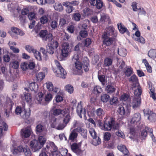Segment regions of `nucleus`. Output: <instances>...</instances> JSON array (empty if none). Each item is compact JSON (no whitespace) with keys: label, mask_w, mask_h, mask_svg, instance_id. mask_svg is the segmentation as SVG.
Instances as JSON below:
<instances>
[{"label":"nucleus","mask_w":156,"mask_h":156,"mask_svg":"<svg viewBox=\"0 0 156 156\" xmlns=\"http://www.w3.org/2000/svg\"><path fill=\"white\" fill-rule=\"evenodd\" d=\"M30 110L27 111L25 109L22 108L20 107H17L15 110L16 114L17 115H20L21 117L24 119H27L30 115Z\"/></svg>","instance_id":"obj_2"},{"label":"nucleus","mask_w":156,"mask_h":156,"mask_svg":"<svg viewBox=\"0 0 156 156\" xmlns=\"http://www.w3.org/2000/svg\"><path fill=\"white\" fill-rule=\"evenodd\" d=\"M30 145L34 152L38 151L42 147L39 144L38 141L36 140H32L30 142Z\"/></svg>","instance_id":"obj_13"},{"label":"nucleus","mask_w":156,"mask_h":156,"mask_svg":"<svg viewBox=\"0 0 156 156\" xmlns=\"http://www.w3.org/2000/svg\"><path fill=\"white\" fill-rule=\"evenodd\" d=\"M102 37L104 38L103 43L106 45H111L114 40V38L107 36L106 35H103Z\"/></svg>","instance_id":"obj_17"},{"label":"nucleus","mask_w":156,"mask_h":156,"mask_svg":"<svg viewBox=\"0 0 156 156\" xmlns=\"http://www.w3.org/2000/svg\"><path fill=\"white\" fill-rule=\"evenodd\" d=\"M129 80L130 82L133 83L132 88L133 90L134 88L138 87L139 86V84L138 83V80L135 75H133L131 76L129 79Z\"/></svg>","instance_id":"obj_11"},{"label":"nucleus","mask_w":156,"mask_h":156,"mask_svg":"<svg viewBox=\"0 0 156 156\" xmlns=\"http://www.w3.org/2000/svg\"><path fill=\"white\" fill-rule=\"evenodd\" d=\"M110 96L107 94H102L101 96V100L103 102L106 103L109 100Z\"/></svg>","instance_id":"obj_34"},{"label":"nucleus","mask_w":156,"mask_h":156,"mask_svg":"<svg viewBox=\"0 0 156 156\" xmlns=\"http://www.w3.org/2000/svg\"><path fill=\"white\" fill-rule=\"evenodd\" d=\"M46 86L48 90L52 91L53 88V84L51 82H48L45 83Z\"/></svg>","instance_id":"obj_42"},{"label":"nucleus","mask_w":156,"mask_h":156,"mask_svg":"<svg viewBox=\"0 0 156 156\" xmlns=\"http://www.w3.org/2000/svg\"><path fill=\"white\" fill-rule=\"evenodd\" d=\"M44 77L45 74L42 72H40L36 75L37 80L39 81L42 80Z\"/></svg>","instance_id":"obj_40"},{"label":"nucleus","mask_w":156,"mask_h":156,"mask_svg":"<svg viewBox=\"0 0 156 156\" xmlns=\"http://www.w3.org/2000/svg\"><path fill=\"white\" fill-rule=\"evenodd\" d=\"M48 21V18L45 16H44L40 18V22L42 24L46 23Z\"/></svg>","instance_id":"obj_55"},{"label":"nucleus","mask_w":156,"mask_h":156,"mask_svg":"<svg viewBox=\"0 0 156 156\" xmlns=\"http://www.w3.org/2000/svg\"><path fill=\"white\" fill-rule=\"evenodd\" d=\"M113 59V57L106 58L104 60L105 65L106 66H109L112 64Z\"/></svg>","instance_id":"obj_32"},{"label":"nucleus","mask_w":156,"mask_h":156,"mask_svg":"<svg viewBox=\"0 0 156 156\" xmlns=\"http://www.w3.org/2000/svg\"><path fill=\"white\" fill-rule=\"evenodd\" d=\"M118 66H119V68L121 69H122L125 67V63L122 60L119 61Z\"/></svg>","instance_id":"obj_64"},{"label":"nucleus","mask_w":156,"mask_h":156,"mask_svg":"<svg viewBox=\"0 0 156 156\" xmlns=\"http://www.w3.org/2000/svg\"><path fill=\"white\" fill-rule=\"evenodd\" d=\"M69 44L67 43H64L62 45L61 55L64 57H67L69 54Z\"/></svg>","instance_id":"obj_12"},{"label":"nucleus","mask_w":156,"mask_h":156,"mask_svg":"<svg viewBox=\"0 0 156 156\" xmlns=\"http://www.w3.org/2000/svg\"><path fill=\"white\" fill-rule=\"evenodd\" d=\"M36 13L34 12H30L28 16L30 20H32L35 19V17Z\"/></svg>","instance_id":"obj_59"},{"label":"nucleus","mask_w":156,"mask_h":156,"mask_svg":"<svg viewBox=\"0 0 156 156\" xmlns=\"http://www.w3.org/2000/svg\"><path fill=\"white\" fill-rule=\"evenodd\" d=\"M152 129L148 127H145L144 129L143 130L141 134V136L144 139V138L146 137L147 133H149L150 135L151 136L153 140L155 142V140H153V137H154V136L152 133Z\"/></svg>","instance_id":"obj_9"},{"label":"nucleus","mask_w":156,"mask_h":156,"mask_svg":"<svg viewBox=\"0 0 156 156\" xmlns=\"http://www.w3.org/2000/svg\"><path fill=\"white\" fill-rule=\"evenodd\" d=\"M80 35L81 37L84 38L87 36V32L85 30H81L80 32Z\"/></svg>","instance_id":"obj_61"},{"label":"nucleus","mask_w":156,"mask_h":156,"mask_svg":"<svg viewBox=\"0 0 156 156\" xmlns=\"http://www.w3.org/2000/svg\"><path fill=\"white\" fill-rule=\"evenodd\" d=\"M58 45V43L55 41L48 44L47 47V51L50 54H53Z\"/></svg>","instance_id":"obj_3"},{"label":"nucleus","mask_w":156,"mask_h":156,"mask_svg":"<svg viewBox=\"0 0 156 156\" xmlns=\"http://www.w3.org/2000/svg\"><path fill=\"white\" fill-rule=\"evenodd\" d=\"M94 91L95 93H100L101 91V88L99 86H96L94 87Z\"/></svg>","instance_id":"obj_62"},{"label":"nucleus","mask_w":156,"mask_h":156,"mask_svg":"<svg viewBox=\"0 0 156 156\" xmlns=\"http://www.w3.org/2000/svg\"><path fill=\"white\" fill-rule=\"evenodd\" d=\"M136 87H137V88L134 90V94L135 95L134 97H140V96L142 93L141 88L140 86Z\"/></svg>","instance_id":"obj_35"},{"label":"nucleus","mask_w":156,"mask_h":156,"mask_svg":"<svg viewBox=\"0 0 156 156\" xmlns=\"http://www.w3.org/2000/svg\"><path fill=\"white\" fill-rule=\"evenodd\" d=\"M34 53V56L36 59L39 60H41V53L40 52L37 51L35 50V51Z\"/></svg>","instance_id":"obj_54"},{"label":"nucleus","mask_w":156,"mask_h":156,"mask_svg":"<svg viewBox=\"0 0 156 156\" xmlns=\"http://www.w3.org/2000/svg\"><path fill=\"white\" fill-rule=\"evenodd\" d=\"M73 126L74 128L80 127H83V123L81 122L78 121H76L73 124Z\"/></svg>","instance_id":"obj_53"},{"label":"nucleus","mask_w":156,"mask_h":156,"mask_svg":"<svg viewBox=\"0 0 156 156\" xmlns=\"http://www.w3.org/2000/svg\"><path fill=\"white\" fill-rule=\"evenodd\" d=\"M46 140L44 136H40L38 138V142L40 146L42 147L46 143Z\"/></svg>","instance_id":"obj_37"},{"label":"nucleus","mask_w":156,"mask_h":156,"mask_svg":"<svg viewBox=\"0 0 156 156\" xmlns=\"http://www.w3.org/2000/svg\"><path fill=\"white\" fill-rule=\"evenodd\" d=\"M26 49L30 53H34L35 51V49L33 47L30 45H27L25 46Z\"/></svg>","instance_id":"obj_46"},{"label":"nucleus","mask_w":156,"mask_h":156,"mask_svg":"<svg viewBox=\"0 0 156 156\" xmlns=\"http://www.w3.org/2000/svg\"><path fill=\"white\" fill-rule=\"evenodd\" d=\"M54 7L55 10L58 11H61L63 10V7L61 3H55Z\"/></svg>","instance_id":"obj_39"},{"label":"nucleus","mask_w":156,"mask_h":156,"mask_svg":"<svg viewBox=\"0 0 156 156\" xmlns=\"http://www.w3.org/2000/svg\"><path fill=\"white\" fill-rule=\"evenodd\" d=\"M12 67L15 69H17L19 66V63L18 61H15L11 63Z\"/></svg>","instance_id":"obj_57"},{"label":"nucleus","mask_w":156,"mask_h":156,"mask_svg":"<svg viewBox=\"0 0 156 156\" xmlns=\"http://www.w3.org/2000/svg\"><path fill=\"white\" fill-rule=\"evenodd\" d=\"M148 55L152 58L154 59L156 58V50H150L148 52Z\"/></svg>","instance_id":"obj_36"},{"label":"nucleus","mask_w":156,"mask_h":156,"mask_svg":"<svg viewBox=\"0 0 156 156\" xmlns=\"http://www.w3.org/2000/svg\"><path fill=\"white\" fill-rule=\"evenodd\" d=\"M39 35L43 40L48 42L51 41L53 39L52 34L50 33L48 34L47 30H41L40 32Z\"/></svg>","instance_id":"obj_4"},{"label":"nucleus","mask_w":156,"mask_h":156,"mask_svg":"<svg viewBox=\"0 0 156 156\" xmlns=\"http://www.w3.org/2000/svg\"><path fill=\"white\" fill-rule=\"evenodd\" d=\"M117 148L119 150L123 153L125 155L124 156L129 155V151L125 145L122 144L119 145L117 146Z\"/></svg>","instance_id":"obj_21"},{"label":"nucleus","mask_w":156,"mask_h":156,"mask_svg":"<svg viewBox=\"0 0 156 156\" xmlns=\"http://www.w3.org/2000/svg\"><path fill=\"white\" fill-rule=\"evenodd\" d=\"M30 88L32 91H33L36 93L38 90V85L35 82L32 83L30 84Z\"/></svg>","instance_id":"obj_30"},{"label":"nucleus","mask_w":156,"mask_h":156,"mask_svg":"<svg viewBox=\"0 0 156 156\" xmlns=\"http://www.w3.org/2000/svg\"><path fill=\"white\" fill-rule=\"evenodd\" d=\"M81 17V14L79 12H76L73 14V19L76 21H79L80 20Z\"/></svg>","instance_id":"obj_43"},{"label":"nucleus","mask_w":156,"mask_h":156,"mask_svg":"<svg viewBox=\"0 0 156 156\" xmlns=\"http://www.w3.org/2000/svg\"><path fill=\"white\" fill-rule=\"evenodd\" d=\"M118 53L121 56H125L126 55L127 53L126 50L124 48L118 50Z\"/></svg>","instance_id":"obj_44"},{"label":"nucleus","mask_w":156,"mask_h":156,"mask_svg":"<svg viewBox=\"0 0 156 156\" xmlns=\"http://www.w3.org/2000/svg\"><path fill=\"white\" fill-rule=\"evenodd\" d=\"M111 134L108 132H106L104 134V138L105 141H108L109 140L111 137Z\"/></svg>","instance_id":"obj_60"},{"label":"nucleus","mask_w":156,"mask_h":156,"mask_svg":"<svg viewBox=\"0 0 156 156\" xmlns=\"http://www.w3.org/2000/svg\"><path fill=\"white\" fill-rule=\"evenodd\" d=\"M118 111L119 113L122 116L124 115H129V113L125 105L120 106Z\"/></svg>","instance_id":"obj_15"},{"label":"nucleus","mask_w":156,"mask_h":156,"mask_svg":"<svg viewBox=\"0 0 156 156\" xmlns=\"http://www.w3.org/2000/svg\"><path fill=\"white\" fill-rule=\"evenodd\" d=\"M83 64L80 61H76L75 62V66L76 69L78 70H81Z\"/></svg>","instance_id":"obj_45"},{"label":"nucleus","mask_w":156,"mask_h":156,"mask_svg":"<svg viewBox=\"0 0 156 156\" xmlns=\"http://www.w3.org/2000/svg\"><path fill=\"white\" fill-rule=\"evenodd\" d=\"M96 113L98 117L101 119L104 115L105 112L103 109L101 108L97 109L96 111Z\"/></svg>","instance_id":"obj_28"},{"label":"nucleus","mask_w":156,"mask_h":156,"mask_svg":"<svg viewBox=\"0 0 156 156\" xmlns=\"http://www.w3.org/2000/svg\"><path fill=\"white\" fill-rule=\"evenodd\" d=\"M116 135L118 137H121L123 139L125 138V135L121 131L119 130L115 133Z\"/></svg>","instance_id":"obj_58"},{"label":"nucleus","mask_w":156,"mask_h":156,"mask_svg":"<svg viewBox=\"0 0 156 156\" xmlns=\"http://www.w3.org/2000/svg\"><path fill=\"white\" fill-rule=\"evenodd\" d=\"M31 133V128L28 126L21 130V134L23 137L27 138L30 136Z\"/></svg>","instance_id":"obj_14"},{"label":"nucleus","mask_w":156,"mask_h":156,"mask_svg":"<svg viewBox=\"0 0 156 156\" xmlns=\"http://www.w3.org/2000/svg\"><path fill=\"white\" fill-rule=\"evenodd\" d=\"M114 29L112 27H109L106 30V32L104 33L103 35H106L107 36L112 35L113 34Z\"/></svg>","instance_id":"obj_27"},{"label":"nucleus","mask_w":156,"mask_h":156,"mask_svg":"<svg viewBox=\"0 0 156 156\" xmlns=\"http://www.w3.org/2000/svg\"><path fill=\"white\" fill-rule=\"evenodd\" d=\"M72 151L78 155H80L82 153V151L80 149L79 145L76 143H73L71 146Z\"/></svg>","instance_id":"obj_19"},{"label":"nucleus","mask_w":156,"mask_h":156,"mask_svg":"<svg viewBox=\"0 0 156 156\" xmlns=\"http://www.w3.org/2000/svg\"><path fill=\"white\" fill-rule=\"evenodd\" d=\"M133 71L129 68H127L126 71L125 72V75L127 76H130L132 73Z\"/></svg>","instance_id":"obj_63"},{"label":"nucleus","mask_w":156,"mask_h":156,"mask_svg":"<svg viewBox=\"0 0 156 156\" xmlns=\"http://www.w3.org/2000/svg\"><path fill=\"white\" fill-rule=\"evenodd\" d=\"M115 122L113 118L111 119L110 121L105 122L104 125V129L105 131L110 130L112 127L114 128Z\"/></svg>","instance_id":"obj_10"},{"label":"nucleus","mask_w":156,"mask_h":156,"mask_svg":"<svg viewBox=\"0 0 156 156\" xmlns=\"http://www.w3.org/2000/svg\"><path fill=\"white\" fill-rule=\"evenodd\" d=\"M103 3L100 0H97L96 2V3H95V5L96 8L98 9H100L103 6Z\"/></svg>","instance_id":"obj_52"},{"label":"nucleus","mask_w":156,"mask_h":156,"mask_svg":"<svg viewBox=\"0 0 156 156\" xmlns=\"http://www.w3.org/2000/svg\"><path fill=\"white\" fill-rule=\"evenodd\" d=\"M141 103V98L140 97H134L132 101L130 104V106H132L134 109H135L140 106Z\"/></svg>","instance_id":"obj_7"},{"label":"nucleus","mask_w":156,"mask_h":156,"mask_svg":"<svg viewBox=\"0 0 156 156\" xmlns=\"http://www.w3.org/2000/svg\"><path fill=\"white\" fill-rule=\"evenodd\" d=\"M12 152L14 155L18 154L21 153H24L26 156H30L31 155L30 150L27 146L24 147L20 146L17 148H14Z\"/></svg>","instance_id":"obj_1"},{"label":"nucleus","mask_w":156,"mask_h":156,"mask_svg":"<svg viewBox=\"0 0 156 156\" xmlns=\"http://www.w3.org/2000/svg\"><path fill=\"white\" fill-rule=\"evenodd\" d=\"M78 132L80 133V134L85 139H87V131L82 127H77Z\"/></svg>","instance_id":"obj_25"},{"label":"nucleus","mask_w":156,"mask_h":156,"mask_svg":"<svg viewBox=\"0 0 156 156\" xmlns=\"http://www.w3.org/2000/svg\"><path fill=\"white\" fill-rule=\"evenodd\" d=\"M54 72L57 76L65 79L67 73L66 71L63 68L54 69Z\"/></svg>","instance_id":"obj_6"},{"label":"nucleus","mask_w":156,"mask_h":156,"mask_svg":"<svg viewBox=\"0 0 156 156\" xmlns=\"http://www.w3.org/2000/svg\"><path fill=\"white\" fill-rule=\"evenodd\" d=\"M12 31L11 35L13 37L15 38H17L18 37V35L23 36L24 35V33L21 30L15 27H12L11 28Z\"/></svg>","instance_id":"obj_8"},{"label":"nucleus","mask_w":156,"mask_h":156,"mask_svg":"<svg viewBox=\"0 0 156 156\" xmlns=\"http://www.w3.org/2000/svg\"><path fill=\"white\" fill-rule=\"evenodd\" d=\"M50 148H51L53 151L58 150L57 147L53 142H50L49 145L46 146V148H45V150L46 152L50 153L49 152Z\"/></svg>","instance_id":"obj_22"},{"label":"nucleus","mask_w":156,"mask_h":156,"mask_svg":"<svg viewBox=\"0 0 156 156\" xmlns=\"http://www.w3.org/2000/svg\"><path fill=\"white\" fill-rule=\"evenodd\" d=\"M77 127L76 128L74 129L71 132L69 137V140L73 141L77 138L78 133H77L78 132Z\"/></svg>","instance_id":"obj_20"},{"label":"nucleus","mask_w":156,"mask_h":156,"mask_svg":"<svg viewBox=\"0 0 156 156\" xmlns=\"http://www.w3.org/2000/svg\"><path fill=\"white\" fill-rule=\"evenodd\" d=\"M77 112L81 118L82 117V114L85 113L84 111H83L81 102L78 104L76 109Z\"/></svg>","instance_id":"obj_26"},{"label":"nucleus","mask_w":156,"mask_h":156,"mask_svg":"<svg viewBox=\"0 0 156 156\" xmlns=\"http://www.w3.org/2000/svg\"><path fill=\"white\" fill-rule=\"evenodd\" d=\"M101 143V140L99 137H96L93 138L92 144L95 146H97Z\"/></svg>","instance_id":"obj_38"},{"label":"nucleus","mask_w":156,"mask_h":156,"mask_svg":"<svg viewBox=\"0 0 156 156\" xmlns=\"http://www.w3.org/2000/svg\"><path fill=\"white\" fill-rule=\"evenodd\" d=\"M65 89L66 91L70 94L73 93L74 89L73 86L70 84H68L66 86Z\"/></svg>","instance_id":"obj_41"},{"label":"nucleus","mask_w":156,"mask_h":156,"mask_svg":"<svg viewBox=\"0 0 156 156\" xmlns=\"http://www.w3.org/2000/svg\"><path fill=\"white\" fill-rule=\"evenodd\" d=\"M36 130L37 133H40L44 132L45 134L46 133V132L45 131L44 126L41 124H38L36 126Z\"/></svg>","instance_id":"obj_31"},{"label":"nucleus","mask_w":156,"mask_h":156,"mask_svg":"<svg viewBox=\"0 0 156 156\" xmlns=\"http://www.w3.org/2000/svg\"><path fill=\"white\" fill-rule=\"evenodd\" d=\"M141 119V116L140 114L139 113H135L132 117L131 123V124H136L138 122H139Z\"/></svg>","instance_id":"obj_16"},{"label":"nucleus","mask_w":156,"mask_h":156,"mask_svg":"<svg viewBox=\"0 0 156 156\" xmlns=\"http://www.w3.org/2000/svg\"><path fill=\"white\" fill-rule=\"evenodd\" d=\"M89 132L93 138L97 136L96 133L93 128H90L89 130Z\"/></svg>","instance_id":"obj_50"},{"label":"nucleus","mask_w":156,"mask_h":156,"mask_svg":"<svg viewBox=\"0 0 156 156\" xmlns=\"http://www.w3.org/2000/svg\"><path fill=\"white\" fill-rule=\"evenodd\" d=\"M144 112L145 115L148 116V119L151 122H155L156 121V114L151 111L148 109L144 110Z\"/></svg>","instance_id":"obj_5"},{"label":"nucleus","mask_w":156,"mask_h":156,"mask_svg":"<svg viewBox=\"0 0 156 156\" xmlns=\"http://www.w3.org/2000/svg\"><path fill=\"white\" fill-rule=\"evenodd\" d=\"M43 94L41 92H39L35 96V101L38 104L41 103L43 99Z\"/></svg>","instance_id":"obj_29"},{"label":"nucleus","mask_w":156,"mask_h":156,"mask_svg":"<svg viewBox=\"0 0 156 156\" xmlns=\"http://www.w3.org/2000/svg\"><path fill=\"white\" fill-rule=\"evenodd\" d=\"M8 44L9 46L10 47V48L11 50H12L13 51L16 53H18L19 52L20 50L19 49L17 48H16L13 46H11V44H10V42H9L8 43Z\"/></svg>","instance_id":"obj_51"},{"label":"nucleus","mask_w":156,"mask_h":156,"mask_svg":"<svg viewBox=\"0 0 156 156\" xmlns=\"http://www.w3.org/2000/svg\"><path fill=\"white\" fill-rule=\"evenodd\" d=\"M8 126L6 123L2 120H0V135H2L4 131H6Z\"/></svg>","instance_id":"obj_18"},{"label":"nucleus","mask_w":156,"mask_h":156,"mask_svg":"<svg viewBox=\"0 0 156 156\" xmlns=\"http://www.w3.org/2000/svg\"><path fill=\"white\" fill-rule=\"evenodd\" d=\"M71 119V117L70 115L69 114H67L66 116H65L63 120V122L66 125L69 122Z\"/></svg>","instance_id":"obj_49"},{"label":"nucleus","mask_w":156,"mask_h":156,"mask_svg":"<svg viewBox=\"0 0 156 156\" xmlns=\"http://www.w3.org/2000/svg\"><path fill=\"white\" fill-rule=\"evenodd\" d=\"M98 78L99 80L102 83V84L103 85L105 84L106 80L105 76L104 75H101L98 76Z\"/></svg>","instance_id":"obj_47"},{"label":"nucleus","mask_w":156,"mask_h":156,"mask_svg":"<svg viewBox=\"0 0 156 156\" xmlns=\"http://www.w3.org/2000/svg\"><path fill=\"white\" fill-rule=\"evenodd\" d=\"M117 26L119 30L121 33L123 34L126 32L128 35H129V32L128 30L124 26H122L121 23L118 24Z\"/></svg>","instance_id":"obj_23"},{"label":"nucleus","mask_w":156,"mask_h":156,"mask_svg":"<svg viewBox=\"0 0 156 156\" xmlns=\"http://www.w3.org/2000/svg\"><path fill=\"white\" fill-rule=\"evenodd\" d=\"M91 40L90 38H86L84 42V46L87 47L89 46L91 44Z\"/></svg>","instance_id":"obj_56"},{"label":"nucleus","mask_w":156,"mask_h":156,"mask_svg":"<svg viewBox=\"0 0 156 156\" xmlns=\"http://www.w3.org/2000/svg\"><path fill=\"white\" fill-rule=\"evenodd\" d=\"M84 60H83V68L85 72H87L89 70V61L88 58L86 57L84 58Z\"/></svg>","instance_id":"obj_24"},{"label":"nucleus","mask_w":156,"mask_h":156,"mask_svg":"<svg viewBox=\"0 0 156 156\" xmlns=\"http://www.w3.org/2000/svg\"><path fill=\"white\" fill-rule=\"evenodd\" d=\"M105 91L108 93L112 94L115 91V89L114 87L110 84H108L105 88Z\"/></svg>","instance_id":"obj_33"},{"label":"nucleus","mask_w":156,"mask_h":156,"mask_svg":"<svg viewBox=\"0 0 156 156\" xmlns=\"http://www.w3.org/2000/svg\"><path fill=\"white\" fill-rule=\"evenodd\" d=\"M62 109L60 108H56L53 110L52 114L55 116H58L61 113Z\"/></svg>","instance_id":"obj_48"}]
</instances>
